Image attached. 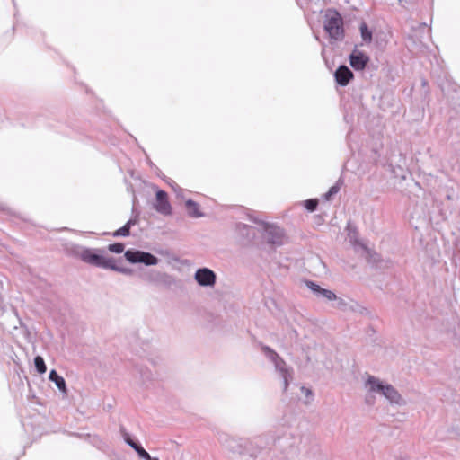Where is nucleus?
I'll return each instance as SVG.
<instances>
[{
  "label": "nucleus",
  "mask_w": 460,
  "mask_h": 460,
  "mask_svg": "<svg viewBox=\"0 0 460 460\" xmlns=\"http://www.w3.org/2000/svg\"><path fill=\"white\" fill-rule=\"evenodd\" d=\"M126 442L132 447L134 448V447H138L139 445L135 443L133 440H131L130 438H126Z\"/></svg>",
  "instance_id": "obj_20"
},
{
  "label": "nucleus",
  "mask_w": 460,
  "mask_h": 460,
  "mask_svg": "<svg viewBox=\"0 0 460 460\" xmlns=\"http://www.w3.org/2000/svg\"><path fill=\"white\" fill-rule=\"evenodd\" d=\"M303 390H305V394H310V391H309L308 389H305V388H303Z\"/></svg>",
  "instance_id": "obj_21"
},
{
  "label": "nucleus",
  "mask_w": 460,
  "mask_h": 460,
  "mask_svg": "<svg viewBox=\"0 0 460 460\" xmlns=\"http://www.w3.org/2000/svg\"><path fill=\"white\" fill-rule=\"evenodd\" d=\"M132 225H134L132 220L128 221L126 225L113 233V236H128L130 234V226Z\"/></svg>",
  "instance_id": "obj_14"
},
{
  "label": "nucleus",
  "mask_w": 460,
  "mask_h": 460,
  "mask_svg": "<svg viewBox=\"0 0 460 460\" xmlns=\"http://www.w3.org/2000/svg\"><path fill=\"white\" fill-rule=\"evenodd\" d=\"M186 209L190 217H199L201 216L199 205L192 200L186 201Z\"/></svg>",
  "instance_id": "obj_12"
},
{
  "label": "nucleus",
  "mask_w": 460,
  "mask_h": 460,
  "mask_svg": "<svg viewBox=\"0 0 460 460\" xmlns=\"http://www.w3.org/2000/svg\"><path fill=\"white\" fill-rule=\"evenodd\" d=\"M367 383L371 385V391L382 392V394L392 402L398 403L400 402L401 395L392 385H383L374 376H370L367 380Z\"/></svg>",
  "instance_id": "obj_3"
},
{
  "label": "nucleus",
  "mask_w": 460,
  "mask_h": 460,
  "mask_svg": "<svg viewBox=\"0 0 460 460\" xmlns=\"http://www.w3.org/2000/svg\"><path fill=\"white\" fill-rule=\"evenodd\" d=\"M334 76L338 84L341 86H346L353 77V73L348 66H341L336 70Z\"/></svg>",
  "instance_id": "obj_8"
},
{
  "label": "nucleus",
  "mask_w": 460,
  "mask_h": 460,
  "mask_svg": "<svg viewBox=\"0 0 460 460\" xmlns=\"http://www.w3.org/2000/svg\"><path fill=\"white\" fill-rule=\"evenodd\" d=\"M195 279L200 286H213L216 281V275L211 270L203 268L196 271Z\"/></svg>",
  "instance_id": "obj_6"
},
{
  "label": "nucleus",
  "mask_w": 460,
  "mask_h": 460,
  "mask_svg": "<svg viewBox=\"0 0 460 460\" xmlns=\"http://www.w3.org/2000/svg\"><path fill=\"white\" fill-rule=\"evenodd\" d=\"M340 190V187L339 186H332L330 188L329 191L325 194V197H326V199H330V198L338 193Z\"/></svg>",
  "instance_id": "obj_19"
},
{
  "label": "nucleus",
  "mask_w": 460,
  "mask_h": 460,
  "mask_svg": "<svg viewBox=\"0 0 460 460\" xmlns=\"http://www.w3.org/2000/svg\"><path fill=\"white\" fill-rule=\"evenodd\" d=\"M34 364L39 373L44 374L47 370L44 359L40 356H37L34 358Z\"/></svg>",
  "instance_id": "obj_15"
},
{
  "label": "nucleus",
  "mask_w": 460,
  "mask_h": 460,
  "mask_svg": "<svg viewBox=\"0 0 460 460\" xmlns=\"http://www.w3.org/2000/svg\"><path fill=\"white\" fill-rule=\"evenodd\" d=\"M324 30L333 40L343 37V22L341 15L335 11H328L324 19Z\"/></svg>",
  "instance_id": "obj_1"
},
{
  "label": "nucleus",
  "mask_w": 460,
  "mask_h": 460,
  "mask_svg": "<svg viewBox=\"0 0 460 460\" xmlns=\"http://www.w3.org/2000/svg\"><path fill=\"white\" fill-rule=\"evenodd\" d=\"M49 380L54 382L58 388L63 393H66V382L62 376H60L56 370H51L49 373Z\"/></svg>",
  "instance_id": "obj_10"
},
{
  "label": "nucleus",
  "mask_w": 460,
  "mask_h": 460,
  "mask_svg": "<svg viewBox=\"0 0 460 460\" xmlns=\"http://www.w3.org/2000/svg\"><path fill=\"white\" fill-rule=\"evenodd\" d=\"M360 35L365 43H370L372 41V31L368 29L365 22H362L359 27Z\"/></svg>",
  "instance_id": "obj_13"
},
{
  "label": "nucleus",
  "mask_w": 460,
  "mask_h": 460,
  "mask_svg": "<svg viewBox=\"0 0 460 460\" xmlns=\"http://www.w3.org/2000/svg\"><path fill=\"white\" fill-rule=\"evenodd\" d=\"M368 61V56L361 51L355 50L349 56L350 66L357 71L363 70L366 67Z\"/></svg>",
  "instance_id": "obj_7"
},
{
  "label": "nucleus",
  "mask_w": 460,
  "mask_h": 460,
  "mask_svg": "<svg viewBox=\"0 0 460 460\" xmlns=\"http://www.w3.org/2000/svg\"><path fill=\"white\" fill-rule=\"evenodd\" d=\"M309 287L311 288V289L313 291L319 292L320 294L323 295V296H324L328 300H335L336 299V295L331 290L322 288L320 286H318L313 282H311L309 284Z\"/></svg>",
  "instance_id": "obj_11"
},
{
  "label": "nucleus",
  "mask_w": 460,
  "mask_h": 460,
  "mask_svg": "<svg viewBox=\"0 0 460 460\" xmlns=\"http://www.w3.org/2000/svg\"><path fill=\"white\" fill-rule=\"evenodd\" d=\"M108 250L114 253H121L124 251V244L120 243L109 244Z\"/></svg>",
  "instance_id": "obj_16"
},
{
  "label": "nucleus",
  "mask_w": 460,
  "mask_h": 460,
  "mask_svg": "<svg viewBox=\"0 0 460 460\" xmlns=\"http://www.w3.org/2000/svg\"><path fill=\"white\" fill-rule=\"evenodd\" d=\"M317 199H307L305 201V208L309 211H314L317 208Z\"/></svg>",
  "instance_id": "obj_18"
},
{
  "label": "nucleus",
  "mask_w": 460,
  "mask_h": 460,
  "mask_svg": "<svg viewBox=\"0 0 460 460\" xmlns=\"http://www.w3.org/2000/svg\"><path fill=\"white\" fill-rule=\"evenodd\" d=\"M124 255L125 258L131 263L141 262L146 265H155L158 261L155 256L149 252L141 251L128 250Z\"/></svg>",
  "instance_id": "obj_4"
},
{
  "label": "nucleus",
  "mask_w": 460,
  "mask_h": 460,
  "mask_svg": "<svg viewBox=\"0 0 460 460\" xmlns=\"http://www.w3.org/2000/svg\"><path fill=\"white\" fill-rule=\"evenodd\" d=\"M151 460H159L158 458H155V457H152L151 456Z\"/></svg>",
  "instance_id": "obj_22"
},
{
  "label": "nucleus",
  "mask_w": 460,
  "mask_h": 460,
  "mask_svg": "<svg viewBox=\"0 0 460 460\" xmlns=\"http://www.w3.org/2000/svg\"><path fill=\"white\" fill-rule=\"evenodd\" d=\"M267 241L271 244H281L283 234L282 232L276 227H270L267 229Z\"/></svg>",
  "instance_id": "obj_9"
},
{
  "label": "nucleus",
  "mask_w": 460,
  "mask_h": 460,
  "mask_svg": "<svg viewBox=\"0 0 460 460\" xmlns=\"http://www.w3.org/2000/svg\"><path fill=\"white\" fill-rule=\"evenodd\" d=\"M79 257L84 262L93 266L104 269H116L115 261L112 258L105 257L102 254H97L91 249L84 250L80 253Z\"/></svg>",
  "instance_id": "obj_2"
},
{
  "label": "nucleus",
  "mask_w": 460,
  "mask_h": 460,
  "mask_svg": "<svg viewBox=\"0 0 460 460\" xmlns=\"http://www.w3.org/2000/svg\"><path fill=\"white\" fill-rule=\"evenodd\" d=\"M134 449L137 451L138 456L146 460H151V456L148 452H146L140 445L138 447H134Z\"/></svg>",
  "instance_id": "obj_17"
},
{
  "label": "nucleus",
  "mask_w": 460,
  "mask_h": 460,
  "mask_svg": "<svg viewBox=\"0 0 460 460\" xmlns=\"http://www.w3.org/2000/svg\"><path fill=\"white\" fill-rule=\"evenodd\" d=\"M155 210L163 215L169 216L172 212V206L168 200V195L165 191L158 190L155 195L154 205Z\"/></svg>",
  "instance_id": "obj_5"
}]
</instances>
